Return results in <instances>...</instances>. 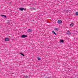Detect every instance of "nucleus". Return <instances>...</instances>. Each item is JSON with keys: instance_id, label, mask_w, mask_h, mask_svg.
<instances>
[{"instance_id": "nucleus-6", "label": "nucleus", "mask_w": 78, "mask_h": 78, "mask_svg": "<svg viewBox=\"0 0 78 78\" xmlns=\"http://www.w3.org/2000/svg\"><path fill=\"white\" fill-rule=\"evenodd\" d=\"M67 34H69V35H70V34H71L70 33V31H68L67 32H66Z\"/></svg>"}, {"instance_id": "nucleus-3", "label": "nucleus", "mask_w": 78, "mask_h": 78, "mask_svg": "<svg viewBox=\"0 0 78 78\" xmlns=\"http://www.w3.org/2000/svg\"><path fill=\"white\" fill-rule=\"evenodd\" d=\"M58 23L59 24H61L62 23V21L61 20H59L58 21Z\"/></svg>"}, {"instance_id": "nucleus-8", "label": "nucleus", "mask_w": 78, "mask_h": 78, "mask_svg": "<svg viewBox=\"0 0 78 78\" xmlns=\"http://www.w3.org/2000/svg\"><path fill=\"white\" fill-rule=\"evenodd\" d=\"M31 10H36V9L35 8H31Z\"/></svg>"}, {"instance_id": "nucleus-17", "label": "nucleus", "mask_w": 78, "mask_h": 78, "mask_svg": "<svg viewBox=\"0 0 78 78\" xmlns=\"http://www.w3.org/2000/svg\"><path fill=\"white\" fill-rule=\"evenodd\" d=\"M9 3H11V2H9Z\"/></svg>"}, {"instance_id": "nucleus-14", "label": "nucleus", "mask_w": 78, "mask_h": 78, "mask_svg": "<svg viewBox=\"0 0 78 78\" xmlns=\"http://www.w3.org/2000/svg\"><path fill=\"white\" fill-rule=\"evenodd\" d=\"M24 77H25V78H27L28 77V76H27L26 75H24Z\"/></svg>"}, {"instance_id": "nucleus-11", "label": "nucleus", "mask_w": 78, "mask_h": 78, "mask_svg": "<svg viewBox=\"0 0 78 78\" xmlns=\"http://www.w3.org/2000/svg\"><path fill=\"white\" fill-rule=\"evenodd\" d=\"M64 42V41L63 40H62L60 41V42L63 43Z\"/></svg>"}, {"instance_id": "nucleus-4", "label": "nucleus", "mask_w": 78, "mask_h": 78, "mask_svg": "<svg viewBox=\"0 0 78 78\" xmlns=\"http://www.w3.org/2000/svg\"><path fill=\"white\" fill-rule=\"evenodd\" d=\"M5 41H9V39L8 38H5Z\"/></svg>"}, {"instance_id": "nucleus-13", "label": "nucleus", "mask_w": 78, "mask_h": 78, "mask_svg": "<svg viewBox=\"0 0 78 78\" xmlns=\"http://www.w3.org/2000/svg\"><path fill=\"white\" fill-rule=\"evenodd\" d=\"M75 14L76 16H78V12H76Z\"/></svg>"}, {"instance_id": "nucleus-12", "label": "nucleus", "mask_w": 78, "mask_h": 78, "mask_svg": "<svg viewBox=\"0 0 78 78\" xmlns=\"http://www.w3.org/2000/svg\"><path fill=\"white\" fill-rule=\"evenodd\" d=\"M52 33H53V34H55V35H56L57 34L56 33V32H55L54 31H53Z\"/></svg>"}, {"instance_id": "nucleus-1", "label": "nucleus", "mask_w": 78, "mask_h": 78, "mask_svg": "<svg viewBox=\"0 0 78 78\" xmlns=\"http://www.w3.org/2000/svg\"><path fill=\"white\" fill-rule=\"evenodd\" d=\"M20 11H26V9L24 8H20Z\"/></svg>"}, {"instance_id": "nucleus-2", "label": "nucleus", "mask_w": 78, "mask_h": 78, "mask_svg": "<svg viewBox=\"0 0 78 78\" xmlns=\"http://www.w3.org/2000/svg\"><path fill=\"white\" fill-rule=\"evenodd\" d=\"M27 37V35H23L21 36V37L22 38H25V37Z\"/></svg>"}, {"instance_id": "nucleus-10", "label": "nucleus", "mask_w": 78, "mask_h": 78, "mask_svg": "<svg viewBox=\"0 0 78 78\" xmlns=\"http://www.w3.org/2000/svg\"><path fill=\"white\" fill-rule=\"evenodd\" d=\"M55 31H58V30H59V28H55Z\"/></svg>"}, {"instance_id": "nucleus-7", "label": "nucleus", "mask_w": 78, "mask_h": 78, "mask_svg": "<svg viewBox=\"0 0 78 78\" xmlns=\"http://www.w3.org/2000/svg\"><path fill=\"white\" fill-rule=\"evenodd\" d=\"M74 25V24L73 23H72L70 24V27H73Z\"/></svg>"}, {"instance_id": "nucleus-15", "label": "nucleus", "mask_w": 78, "mask_h": 78, "mask_svg": "<svg viewBox=\"0 0 78 78\" xmlns=\"http://www.w3.org/2000/svg\"><path fill=\"white\" fill-rule=\"evenodd\" d=\"M21 55H22L23 56H25V55L22 53H21Z\"/></svg>"}, {"instance_id": "nucleus-16", "label": "nucleus", "mask_w": 78, "mask_h": 78, "mask_svg": "<svg viewBox=\"0 0 78 78\" xmlns=\"http://www.w3.org/2000/svg\"><path fill=\"white\" fill-rule=\"evenodd\" d=\"M38 60H41V58L39 57H38Z\"/></svg>"}, {"instance_id": "nucleus-9", "label": "nucleus", "mask_w": 78, "mask_h": 78, "mask_svg": "<svg viewBox=\"0 0 78 78\" xmlns=\"http://www.w3.org/2000/svg\"><path fill=\"white\" fill-rule=\"evenodd\" d=\"M1 16H2V17H5V18H6V16L4 15H2Z\"/></svg>"}, {"instance_id": "nucleus-5", "label": "nucleus", "mask_w": 78, "mask_h": 78, "mask_svg": "<svg viewBox=\"0 0 78 78\" xmlns=\"http://www.w3.org/2000/svg\"><path fill=\"white\" fill-rule=\"evenodd\" d=\"M28 32H31V31H32V30L29 29H28Z\"/></svg>"}]
</instances>
